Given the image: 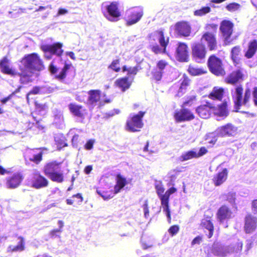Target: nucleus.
I'll list each match as a JSON object with an SVG mask.
<instances>
[{
	"label": "nucleus",
	"instance_id": "nucleus-1",
	"mask_svg": "<svg viewBox=\"0 0 257 257\" xmlns=\"http://www.w3.org/2000/svg\"><path fill=\"white\" fill-rule=\"evenodd\" d=\"M17 65L21 70L22 84H27L33 81L32 71H41L45 68L43 60L36 53L25 55L18 61Z\"/></svg>",
	"mask_w": 257,
	"mask_h": 257
},
{
	"label": "nucleus",
	"instance_id": "nucleus-2",
	"mask_svg": "<svg viewBox=\"0 0 257 257\" xmlns=\"http://www.w3.org/2000/svg\"><path fill=\"white\" fill-rule=\"evenodd\" d=\"M150 48L155 54H167L170 38L165 36L163 29L157 30L148 36Z\"/></svg>",
	"mask_w": 257,
	"mask_h": 257
},
{
	"label": "nucleus",
	"instance_id": "nucleus-3",
	"mask_svg": "<svg viewBox=\"0 0 257 257\" xmlns=\"http://www.w3.org/2000/svg\"><path fill=\"white\" fill-rule=\"evenodd\" d=\"M61 162L56 160L45 164L43 169L44 174L53 182L62 183L65 181V176L61 170Z\"/></svg>",
	"mask_w": 257,
	"mask_h": 257
},
{
	"label": "nucleus",
	"instance_id": "nucleus-4",
	"mask_svg": "<svg viewBox=\"0 0 257 257\" xmlns=\"http://www.w3.org/2000/svg\"><path fill=\"white\" fill-rule=\"evenodd\" d=\"M205 32L202 35L201 40L206 43L209 51H214L217 48L216 33L218 25L214 23L207 24L205 25Z\"/></svg>",
	"mask_w": 257,
	"mask_h": 257
},
{
	"label": "nucleus",
	"instance_id": "nucleus-5",
	"mask_svg": "<svg viewBox=\"0 0 257 257\" xmlns=\"http://www.w3.org/2000/svg\"><path fill=\"white\" fill-rule=\"evenodd\" d=\"M243 87L239 85L235 87L234 94L232 95L234 107L236 111H238L241 106L246 105L251 97V92L250 88L245 89L243 96Z\"/></svg>",
	"mask_w": 257,
	"mask_h": 257
},
{
	"label": "nucleus",
	"instance_id": "nucleus-6",
	"mask_svg": "<svg viewBox=\"0 0 257 257\" xmlns=\"http://www.w3.org/2000/svg\"><path fill=\"white\" fill-rule=\"evenodd\" d=\"M146 111H140L137 114H131L126 120L125 128L130 132H140L143 127V117Z\"/></svg>",
	"mask_w": 257,
	"mask_h": 257
},
{
	"label": "nucleus",
	"instance_id": "nucleus-7",
	"mask_svg": "<svg viewBox=\"0 0 257 257\" xmlns=\"http://www.w3.org/2000/svg\"><path fill=\"white\" fill-rule=\"evenodd\" d=\"M207 65L209 71L214 75L224 76L226 75L222 60L215 54L209 56Z\"/></svg>",
	"mask_w": 257,
	"mask_h": 257
},
{
	"label": "nucleus",
	"instance_id": "nucleus-8",
	"mask_svg": "<svg viewBox=\"0 0 257 257\" xmlns=\"http://www.w3.org/2000/svg\"><path fill=\"white\" fill-rule=\"evenodd\" d=\"M63 44L61 42H55L52 44H43L40 46V49L44 53V58L46 60H50L52 55L58 57L62 56L64 50L62 49Z\"/></svg>",
	"mask_w": 257,
	"mask_h": 257
},
{
	"label": "nucleus",
	"instance_id": "nucleus-9",
	"mask_svg": "<svg viewBox=\"0 0 257 257\" xmlns=\"http://www.w3.org/2000/svg\"><path fill=\"white\" fill-rule=\"evenodd\" d=\"M0 70L3 74L12 77H19V81L21 84L22 76L21 70H19V68L18 69H16L11 66V60L7 56H4L0 59Z\"/></svg>",
	"mask_w": 257,
	"mask_h": 257
},
{
	"label": "nucleus",
	"instance_id": "nucleus-10",
	"mask_svg": "<svg viewBox=\"0 0 257 257\" xmlns=\"http://www.w3.org/2000/svg\"><path fill=\"white\" fill-rule=\"evenodd\" d=\"M144 15L143 9L140 7H134L127 10L124 20L126 26H131L138 23Z\"/></svg>",
	"mask_w": 257,
	"mask_h": 257
},
{
	"label": "nucleus",
	"instance_id": "nucleus-11",
	"mask_svg": "<svg viewBox=\"0 0 257 257\" xmlns=\"http://www.w3.org/2000/svg\"><path fill=\"white\" fill-rule=\"evenodd\" d=\"M233 28L234 24L230 20H224L220 23L219 31L225 45H229L231 43L230 37L233 33Z\"/></svg>",
	"mask_w": 257,
	"mask_h": 257
},
{
	"label": "nucleus",
	"instance_id": "nucleus-12",
	"mask_svg": "<svg viewBox=\"0 0 257 257\" xmlns=\"http://www.w3.org/2000/svg\"><path fill=\"white\" fill-rule=\"evenodd\" d=\"M155 188L156 190L157 194L161 200V204H163L169 203V198L171 194L177 191V189L174 187L169 188L163 194L165 191L162 182L161 181H156L155 184Z\"/></svg>",
	"mask_w": 257,
	"mask_h": 257
},
{
	"label": "nucleus",
	"instance_id": "nucleus-13",
	"mask_svg": "<svg viewBox=\"0 0 257 257\" xmlns=\"http://www.w3.org/2000/svg\"><path fill=\"white\" fill-rule=\"evenodd\" d=\"M173 117L176 122L191 121L195 118L194 112L190 109L182 106L179 110L175 111Z\"/></svg>",
	"mask_w": 257,
	"mask_h": 257
},
{
	"label": "nucleus",
	"instance_id": "nucleus-14",
	"mask_svg": "<svg viewBox=\"0 0 257 257\" xmlns=\"http://www.w3.org/2000/svg\"><path fill=\"white\" fill-rule=\"evenodd\" d=\"M119 5L118 2H112L106 7L107 14L104 16L109 21L115 22L119 20L121 13L119 8Z\"/></svg>",
	"mask_w": 257,
	"mask_h": 257
},
{
	"label": "nucleus",
	"instance_id": "nucleus-15",
	"mask_svg": "<svg viewBox=\"0 0 257 257\" xmlns=\"http://www.w3.org/2000/svg\"><path fill=\"white\" fill-rule=\"evenodd\" d=\"M191 55L193 60L200 62L205 59L207 54L205 45L202 43L196 42L191 46Z\"/></svg>",
	"mask_w": 257,
	"mask_h": 257
},
{
	"label": "nucleus",
	"instance_id": "nucleus-16",
	"mask_svg": "<svg viewBox=\"0 0 257 257\" xmlns=\"http://www.w3.org/2000/svg\"><path fill=\"white\" fill-rule=\"evenodd\" d=\"M175 57L180 62H187L189 61L188 46L186 43L181 42L177 43L175 50Z\"/></svg>",
	"mask_w": 257,
	"mask_h": 257
},
{
	"label": "nucleus",
	"instance_id": "nucleus-17",
	"mask_svg": "<svg viewBox=\"0 0 257 257\" xmlns=\"http://www.w3.org/2000/svg\"><path fill=\"white\" fill-rule=\"evenodd\" d=\"M24 179V175L21 172H15L6 178V186L10 189H16L21 185Z\"/></svg>",
	"mask_w": 257,
	"mask_h": 257
},
{
	"label": "nucleus",
	"instance_id": "nucleus-18",
	"mask_svg": "<svg viewBox=\"0 0 257 257\" xmlns=\"http://www.w3.org/2000/svg\"><path fill=\"white\" fill-rule=\"evenodd\" d=\"M72 68L73 67L71 64L65 63L61 71L57 74L58 68L55 66L54 62H52L49 66V70L50 73L55 74V78L59 80H64Z\"/></svg>",
	"mask_w": 257,
	"mask_h": 257
},
{
	"label": "nucleus",
	"instance_id": "nucleus-19",
	"mask_svg": "<svg viewBox=\"0 0 257 257\" xmlns=\"http://www.w3.org/2000/svg\"><path fill=\"white\" fill-rule=\"evenodd\" d=\"M191 27L188 22L180 21L175 25V33L180 37H188L191 34Z\"/></svg>",
	"mask_w": 257,
	"mask_h": 257
},
{
	"label": "nucleus",
	"instance_id": "nucleus-20",
	"mask_svg": "<svg viewBox=\"0 0 257 257\" xmlns=\"http://www.w3.org/2000/svg\"><path fill=\"white\" fill-rule=\"evenodd\" d=\"M216 216L218 221L222 223L232 217V211L227 205L223 204L217 210Z\"/></svg>",
	"mask_w": 257,
	"mask_h": 257
},
{
	"label": "nucleus",
	"instance_id": "nucleus-21",
	"mask_svg": "<svg viewBox=\"0 0 257 257\" xmlns=\"http://www.w3.org/2000/svg\"><path fill=\"white\" fill-rule=\"evenodd\" d=\"M244 231L246 234H250L257 228V218L250 213L247 214L244 219Z\"/></svg>",
	"mask_w": 257,
	"mask_h": 257
},
{
	"label": "nucleus",
	"instance_id": "nucleus-22",
	"mask_svg": "<svg viewBox=\"0 0 257 257\" xmlns=\"http://www.w3.org/2000/svg\"><path fill=\"white\" fill-rule=\"evenodd\" d=\"M215 107L209 102H206L204 104H201L196 108L195 111L198 115L202 118L207 119L210 117L212 110Z\"/></svg>",
	"mask_w": 257,
	"mask_h": 257
},
{
	"label": "nucleus",
	"instance_id": "nucleus-23",
	"mask_svg": "<svg viewBox=\"0 0 257 257\" xmlns=\"http://www.w3.org/2000/svg\"><path fill=\"white\" fill-rule=\"evenodd\" d=\"M237 128L232 123H228L217 129L218 136L221 137H232L237 134Z\"/></svg>",
	"mask_w": 257,
	"mask_h": 257
},
{
	"label": "nucleus",
	"instance_id": "nucleus-24",
	"mask_svg": "<svg viewBox=\"0 0 257 257\" xmlns=\"http://www.w3.org/2000/svg\"><path fill=\"white\" fill-rule=\"evenodd\" d=\"M49 184L48 180L39 173L34 174L31 180L32 187L36 189L47 187Z\"/></svg>",
	"mask_w": 257,
	"mask_h": 257
},
{
	"label": "nucleus",
	"instance_id": "nucleus-25",
	"mask_svg": "<svg viewBox=\"0 0 257 257\" xmlns=\"http://www.w3.org/2000/svg\"><path fill=\"white\" fill-rule=\"evenodd\" d=\"M229 253V251L223 246L214 244L211 247L207 249V254L209 257H211L212 255L224 257Z\"/></svg>",
	"mask_w": 257,
	"mask_h": 257
},
{
	"label": "nucleus",
	"instance_id": "nucleus-26",
	"mask_svg": "<svg viewBox=\"0 0 257 257\" xmlns=\"http://www.w3.org/2000/svg\"><path fill=\"white\" fill-rule=\"evenodd\" d=\"M39 149H30L27 151L25 155V159L38 165L42 161L43 152H37Z\"/></svg>",
	"mask_w": 257,
	"mask_h": 257
},
{
	"label": "nucleus",
	"instance_id": "nucleus-27",
	"mask_svg": "<svg viewBox=\"0 0 257 257\" xmlns=\"http://www.w3.org/2000/svg\"><path fill=\"white\" fill-rule=\"evenodd\" d=\"M228 171L227 168H223L214 175L212 182L215 186H219L223 184L227 179Z\"/></svg>",
	"mask_w": 257,
	"mask_h": 257
},
{
	"label": "nucleus",
	"instance_id": "nucleus-28",
	"mask_svg": "<svg viewBox=\"0 0 257 257\" xmlns=\"http://www.w3.org/2000/svg\"><path fill=\"white\" fill-rule=\"evenodd\" d=\"M87 102L90 105L95 106L100 102L101 91L99 89H91L87 92Z\"/></svg>",
	"mask_w": 257,
	"mask_h": 257
},
{
	"label": "nucleus",
	"instance_id": "nucleus-29",
	"mask_svg": "<svg viewBox=\"0 0 257 257\" xmlns=\"http://www.w3.org/2000/svg\"><path fill=\"white\" fill-rule=\"evenodd\" d=\"M70 112L74 116L79 118H83L86 113V109L82 105L74 103L68 105Z\"/></svg>",
	"mask_w": 257,
	"mask_h": 257
},
{
	"label": "nucleus",
	"instance_id": "nucleus-30",
	"mask_svg": "<svg viewBox=\"0 0 257 257\" xmlns=\"http://www.w3.org/2000/svg\"><path fill=\"white\" fill-rule=\"evenodd\" d=\"M132 83V82L129 80L128 77L125 76L117 79L114 81V85L122 92H124L130 88Z\"/></svg>",
	"mask_w": 257,
	"mask_h": 257
},
{
	"label": "nucleus",
	"instance_id": "nucleus-31",
	"mask_svg": "<svg viewBox=\"0 0 257 257\" xmlns=\"http://www.w3.org/2000/svg\"><path fill=\"white\" fill-rule=\"evenodd\" d=\"M243 74L242 71L239 70H236L230 73L225 78V81L227 84L232 85L235 84L240 80H242Z\"/></svg>",
	"mask_w": 257,
	"mask_h": 257
},
{
	"label": "nucleus",
	"instance_id": "nucleus-32",
	"mask_svg": "<svg viewBox=\"0 0 257 257\" xmlns=\"http://www.w3.org/2000/svg\"><path fill=\"white\" fill-rule=\"evenodd\" d=\"M224 89L217 86L214 87L208 97L213 100L221 101L224 94Z\"/></svg>",
	"mask_w": 257,
	"mask_h": 257
},
{
	"label": "nucleus",
	"instance_id": "nucleus-33",
	"mask_svg": "<svg viewBox=\"0 0 257 257\" xmlns=\"http://www.w3.org/2000/svg\"><path fill=\"white\" fill-rule=\"evenodd\" d=\"M180 81V86L177 92L178 96H182L186 92L188 87L190 86L191 79L186 74H184Z\"/></svg>",
	"mask_w": 257,
	"mask_h": 257
},
{
	"label": "nucleus",
	"instance_id": "nucleus-34",
	"mask_svg": "<svg viewBox=\"0 0 257 257\" xmlns=\"http://www.w3.org/2000/svg\"><path fill=\"white\" fill-rule=\"evenodd\" d=\"M257 51V40L253 39L248 43L247 49L244 53V56L247 59L251 58Z\"/></svg>",
	"mask_w": 257,
	"mask_h": 257
},
{
	"label": "nucleus",
	"instance_id": "nucleus-35",
	"mask_svg": "<svg viewBox=\"0 0 257 257\" xmlns=\"http://www.w3.org/2000/svg\"><path fill=\"white\" fill-rule=\"evenodd\" d=\"M241 49L239 46H236L231 49L230 57L234 65L239 64L240 60Z\"/></svg>",
	"mask_w": 257,
	"mask_h": 257
},
{
	"label": "nucleus",
	"instance_id": "nucleus-36",
	"mask_svg": "<svg viewBox=\"0 0 257 257\" xmlns=\"http://www.w3.org/2000/svg\"><path fill=\"white\" fill-rule=\"evenodd\" d=\"M116 184L114 187L115 193H118L127 183L126 179L120 174L116 175Z\"/></svg>",
	"mask_w": 257,
	"mask_h": 257
},
{
	"label": "nucleus",
	"instance_id": "nucleus-37",
	"mask_svg": "<svg viewBox=\"0 0 257 257\" xmlns=\"http://www.w3.org/2000/svg\"><path fill=\"white\" fill-rule=\"evenodd\" d=\"M200 226L209 231V234L207 235L208 238H210L213 235L214 227L213 223L210 219H202L200 223Z\"/></svg>",
	"mask_w": 257,
	"mask_h": 257
},
{
	"label": "nucleus",
	"instance_id": "nucleus-38",
	"mask_svg": "<svg viewBox=\"0 0 257 257\" xmlns=\"http://www.w3.org/2000/svg\"><path fill=\"white\" fill-rule=\"evenodd\" d=\"M73 199L69 198L66 200L67 205H80L83 201V197L81 193H77L72 196Z\"/></svg>",
	"mask_w": 257,
	"mask_h": 257
},
{
	"label": "nucleus",
	"instance_id": "nucleus-39",
	"mask_svg": "<svg viewBox=\"0 0 257 257\" xmlns=\"http://www.w3.org/2000/svg\"><path fill=\"white\" fill-rule=\"evenodd\" d=\"M187 71L191 76H193L200 75L207 73L206 70L204 68L195 67L192 65H189Z\"/></svg>",
	"mask_w": 257,
	"mask_h": 257
},
{
	"label": "nucleus",
	"instance_id": "nucleus-40",
	"mask_svg": "<svg viewBox=\"0 0 257 257\" xmlns=\"http://www.w3.org/2000/svg\"><path fill=\"white\" fill-rule=\"evenodd\" d=\"M193 158H197L196 152L193 150H190L182 154L179 159L181 162H184Z\"/></svg>",
	"mask_w": 257,
	"mask_h": 257
},
{
	"label": "nucleus",
	"instance_id": "nucleus-41",
	"mask_svg": "<svg viewBox=\"0 0 257 257\" xmlns=\"http://www.w3.org/2000/svg\"><path fill=\"white\" fill-rule=\"evenodd\" d=\"M20 241L18 244L16 246H10L9 248L12 251H23L25 249V240L22 236L18 237Z\"/></svg>",
	"mask_w": 257,
	"mask_h": 257
},
{
	"label": "nucleus",
	"instance_id": "nucleus-42",
	"mask_svg": "<svg viewBox=\"0 0 257 257\" xmlns=\"http://www.w3.org/2000/svg\"><path fill=\"white\" fill-rule=\"evenodd\" d=\"M108 68L115 72H119L121 68L120 67V59L113 60L111 63L108 65Z\"/></svg>",
	"mask_w": 257,
	"mask_h": 257
},
{
	"label": "nucleus",
	"instance_id": "nucleus-43",
	"mask_svg": "<svg viewBox=\"0 0 257 257\" xmlns=\"http://www.w3.org/2000/svg\"><path fill=\"white\" fill-rule=\"evenodd\" d=\"M122 71L123 72H127V77L131 76V75L135 76L139 71V66H136L127 67L126 65H123L122 67Z\"/></svg>",
	"mask_w": 257,
	"mask_h": 257
},
{
	"label": "nucleus",
	"instance_id": "nucleus-44",
	"mask_svg": "<svg viewBox=\"0 0 257 257\" xmlns=\"http://www.w3.org/2000/svg\"><path fill=\"white\" fill-rule=\"evenodd\" d=\"M164 72L155 68L151 72L152 79L156 82L160 81Z\"/></svg>",
	"mask_w": 257,
	"mask_h": 257
},
{
	"label": "nucleus",
	"instance_id": "nucleus-45",
	"mask_svg": "<svg viewBox=\"0 0 257 257\" xmlns=\"http://www.w3.org/2000/svg\"><path fill=\"white\" fill-rule=\"evenodd\" d=\"M218 115L220 116H227L228 114L227 102L224 101L218 106Z\"/></svg>",
	"mask_w": 257,
	"mask_h": 257
},
{
	"label": "nucleus",
	"instance_id": "nucleus-46",
	"mask_svg": "<svg viewBox=\"0 0 257 257\" xmlns=\"http://www.w3.org/2000/svg\"><path fill=\"white\" fill-rule=\"evenodd\" d=\"M211 9L209 7H202L200 9L196 10L194 14L196 16L201 17L209 13Z\"/></svg>",
	"mask_w": 257,
	"mask_h": 257
},
{
	"label": "nucleus",
	"instance_id": "nucleus-47",
	"mask_svg": "<svg viewBox=\"0 0 257 257\" xmlns=\"http://www.w3.org/2000/svg\"><path fill=\"white\" fill-rule=\"evenodd\" d=\"M168 62L165 60L161 59L157 61L156 63V69L164 72L165 69L168 66Z\"/></svg>",
	"mask_w": 257,
	"mask_h": 257
},
{
	"label": "nucleus",
	"instance_id": "nucleus-48",
	"mask_svg": "<svg viewBox=\"0 0 257 257\" xmlns=\"http://www.w3.org/2000/svg\"><path fill=\"white\" fill-rule=\"evenodd\" d=\"M240 7V5L236 3H231L226 6V10L230 12H235L238 10Z\"/></svg>",
	"mask_w": 257,
	"mask_h": 257
},
{
	"label": "nucleus",
	"instance_id": "nucleus-49",
	"mask_svg": "<svg viewBox=\"0 0 257 257\" xmlns=\"http://www.w3.org/2000/svg\"><path fill=\"white\" fill-rule=\"evenodd\" d=\"M35 111L38 112L45 111L47 107V105L45 103H41L37 101H35L34 102Z\"/></svg>",
	"mask_w": 257,
	"mask_h": 257
},
{
	"label": "nucleus",
	"instance_id": "nucleus-50",
	"mask_svg": "<svg viewBox=\"0 0 257 257\" xmlns=\"http://www.w3.org/2000/svg\"><path fill=\"white\" fill-rule=\"evenodd\" d=\"M163 208V211L166 212L168 218V221L169 223H171V211L169 209V203L163 204L161 205Z\"/></svg>",
	"mask_w": 257,
	"mask_h": 257
},
{
	"label": "nucleus",
	"instance_id": "nucleus-51",
	"mask_svg": "<svg viewBox=\"0 0 257 257\" xmlns=\"http://www.w3.org/2000/svg\"><path fill=\"white\" fill-rule=\"evenodd\" d=\"M179 229L180 227L178 225H173L170 227L168 231L171 236H173L179 232Z\"/></svg>",
	"mask_w": 257,
	"mask_h": 257
},
{
	"label": "nucleus",
	"instance_id": "nucleus-52",
	"mask_svg": "<svg viewBox=\"0 0 257 257\" xmlns=\"http://www.w3.org/2000/svg\"><path fill=\"white\" fill-rule=\"evenodd\" d=\"M196 99V96H191L187 98V99L183 102L182 106L185 107L187 106H191L193 104V102Z\"/></svg>",
	"mask_w": 257,
	"mask_h": 257
},
{
	"label": "nucleus",
	"instance_id": "nucleus-53",
	"mask_svg": "<svg viewBox=\"0 0 257 257\" xmlns=\"http://www.w3.org/2000/svg\"><path fill=\"white\" fill-rule=\"evenodd\" d=\"M79 136L78 134H75L72 139V145L73 147H77L80 143Z\"/></svg>",
	"mask_w": 257,
	"mask_h": 257
},
{
	"label": "nucleus",
	"instance_id": "nucleus-54",
	"mask_svg": "<svg viewBox=\"0 0 257 257\" xmlns=\"http://www.w3.org/2000/svg\"><path fill=\"white\" fill-rule=\"evenodd\" d=\"M226 200L230 203H235V193L230 192L227 193V194L226 195Z\"/></svg>",
	"mask_w": 257,
	"mask_h": 257
},
{
	"label": "nucleus",
	"instance_id": "nucleus-55",
	"mask_svg": "<svg viewBox=\"0 0 257 257\" xmlns=\"http://www.w3.org/2000/svg\"><path fill=\"white\" fill-rule=\"evenodd\" d=\"M208 152L207 149L205 147H202L200 148L199 151L198 153L196 152V157L197 158H200L203 155L207 154Z\"/></svg>",
	"mask_w": 257,
	"mask_h": 257
},
{
	"label": "nucleus",
	"instance_id": "nucleus-56",
	"mask_svg": "<svg viewBox=\"0 0 257 257\" xmlns=\"http://www.w3.org/2000/svg\"><path fill=\"white\" fill-rule=\"evenodd\" d=\"M94 141L92 139L89 140L84 145V148L86 150H91L93 147Z\"/></svg>",
	"mask_w": 257,
	"mask_h": 257
},
{
	"label": "nucleus",
	"instance_id": "nucleus-57",
	"mask_svg": "<svg viewBox=\"0 0 257 257\" xmlns=\"http://www.w3.org/2000/svg\"><path fill=\"white\" fill-rule=\"evenodd\" d=\"M62 232V229H55L51 230L49 232V235L51 237L54 238L58 236V233Z\"/></svg>",
	"mask_w": 257,
	"mask_h": 257
},
{
	"label": "nucleus",
	"instance_id": "nucleus-58",
	"mask_svg": "<svg viewBox=\"0 0 257 257\" xmlns=\"http://www.w3.org/2000/svg\"><path fill=\"white\" fill-rule=\"evenodd\" d=\"M252 96L254 105L257 106V87H254L253 88Z\"/></svg>",
	"mask_w": 257,
	"mask_h": 257
},
{
	"label": "nucleus",
	"instance_id": "nucleus-59",
	"mask_svg": "<svg viewBox=\"0 0 257 257\" xmlns=\"http://www.w3.org/2000/svg\"><path fill=\"white\" fill-rule=\"evenodd\" d=\"M143 209L144 211V215L145 217H147L149 214V208L148 206V201H146L143 205Z\"/></svg>",
	"mask_w": 257,
	"mask_h": 257
},
{
	"label": "nucleus",
	"instance_id": "nucleus-60",
	"mask_svg": "<svg viewBox=\"0 0 257 257\" xmlns=\"http://www.w3.org/2000/svg\"><path fill=\"white\" fill-rule=\"evenodd\" d=\"M202 240V237L201 236L198 235L195 237L191 242V245H194L196 244H200V242Z\"/></svg>",
	"mask_w": 257,
	"mask_h": 257
},
{
	"label": "nucleus",
	"instance_id": "nucleus-61",
	"mask_svg": "<svg viewBox=\"0 0 257 257\" xmlns=\"http://www.w3.org/2000/svg\"><path fill=\"white\" fill-rule=\"evenodd\" d=\"M40 88L38 86H35L28 92V95L30 94H37L40 92Z\"/></svg>",
	"mask_w": 257,
	"mask_h": 257
},
{
	"label": "nucleus",
	"instance_id": "nucleus-62",
	"mask_svg": "<svg viewBox=\"0 0 257 257\" xmlns=\"http://www.w3.org/2000/svg\"><path fill=\"white\" fill-rule=\"evenodd\" d=\"M14 94H15V92H13V93H11V94H10L7 97L3 98L2 99H1V102L3 104L6 103L7 101H8L9 100H10L12 98V96L14 95Z\"/></svg>",
	"mask_w": 257,
	"mask_h": 257
},
{
	"label": "nucleus",
	"instance_id": "nucleus-63",
	"mask_svg": "<svg viewBox=\"0 0 257 257\" xmlns=\"http://www.w3.org/2000/svg\"><path fill=\"white\" fill-rule=\"evenodd\" d=\"M251 209L253 211L257 213V199L251 201Z\"/></svg>",
	"mask_w": 257,
	"mask_h": 257
},
{
	"label": "nucleus",
	"instance_id": "nucleus-64",
	"mask_svg": "<svg viewBox=\"0 0 257 257\" xmlns=\"http://www.w3.org/2000/svg\"><path fill=\"white\" fill-rule=\"evenodd\" d=\"M92 170V165H88L85 167V168L84 169V172L86 174L88 175L90 173V172H91Z\"/></svg>",
	"mask_w": 257,
	"mask_h": 257
}]
</instances>
